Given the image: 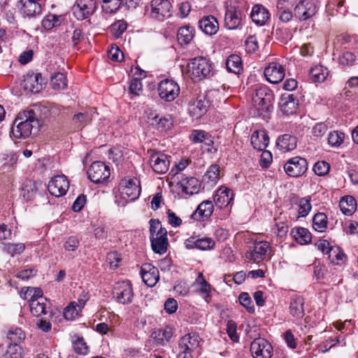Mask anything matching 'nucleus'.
I'll return each instance as SVG.
<instances>
[{"label": "nucleus", "mask_w": 358, "mask_h": 358, "mask_svg": "<svg viewBox=\"0 0 358 358\" xmlns=\"http://www.w3.org/2000/svg\"><path fill=\"white\" fill-rule=\"evenodd\" d=\"M224 10V27L228 30H241L245 17L244 4L237 0L230 1L225 3Z\"/></svg>", "instance_id": "f257e3e1"}, {"label": "nucleus", "mask_w": 358, "mask_h": 358, "mask_svg": "<svg viewBox=\"0 0 358 358\" xmlns=\"http://www.w3.org/2000/svg\"><path fill=\"white\" fill-rule=\"evenodd\" d=\"M38 123L34 111L25 110L22 113H19L14 120L11 133L16 138H26L31 135L34 124Z\"/></svg>", "instance_id": "f03ea898"}, {"label": "nucleus", "mask_w": 358, "mask_h": 358, "mask_svg": "<svg viewBox=\"0 0 358 358\" xmlns=\"http://www.w3.org/2000/svg\"><path fill=\"white\" fill-rule=\"evenodd\" d=\"M187 73L191 79L201 80L214 75V66L209 59L197 57L188 63Z\"/></svg>", "instance_id": "7ed1b4c3"}, {"label": "nucleus", "mask_w": 358, "mask_h": 358, "mask_svg": "<svg viewBox=\"0 0 358 358\" xmlns=\"http://www.w3.org/2000/svg\"><path fill=\"white\" fill-rule=\"evenodd\" d=\"M150 223V240L152 249L155 253L164 254L168 246L167 231L162 227L158 220L151 219Z\"/></svg>", "instance_id": "20e7f679"}, {"label": "nucleus", "mask_w": 358, "mask_h": 358, "mask_svg": "<svg viewBox=\"0 0 358 358\" xmlns=\"http://www.w3.org/2000/svg\"><path fill=\"white\" fill-rule=\"evenodd\" d=\"M273 99V92L266 85L257 87L252 98L253 105L258 110L259 115H264V113L272 110Z\"/></svg>", "instance_id": "39448f33"}, {"label": "nucleus", "mask_w": 358, "mask_h": 358, "mask_svg": "<svg viewBox=\"0 0 358 358\" xmlns=\"http://www.w3.org/2000/svg\"><path fill=\"white\" fill-rule=\"evenodd\" d=\"M119 191L125 203L136 200L141 193L139 180L134 177L122 179L119 184Z\"/></svg>", "instance_id": "423d86ee"}, {"label": "nucleus", "mask_w": 358, "mask_h": 358, "mask_svg": "<svg viewBox=\"0 0 358 358\" xmlns=\"http://www.w3.org/2000/svg\"><path fill=\"white\" fill-rule=\"evenodd\" d=\"M319 6L316 0H299L294 8V15L300 21H306L317 13Z\"/></svg>", "instance_id": "0eeeda50"}, {"label": "nucleus", "mask_w": 358, "mask_h": 358, "mask_svg": "<svg viewBox=\"0 0 358 358\" xmlns=\"http://www.w3.org/2000/svg\"><path fill=\"white\" fill-rule=\"evenodd\" d=\"M271 247L267 241H259L254 243L252 250L245 253L246 259L255 263H259L271 257Z\"/></svg>", "instance_id": "6e6552de"}, {"label": "nucleus", "mask_w": 358, "mask_h": 358, "mask_svg": "<svg viewBox=\"0 0 358 358\" xmlns=\"http://www.w3.org/2000/svg\"><path fill=\"white\" fill-rule=\"evenodd\" d=\"M158 92L162 99L172 101L179 95L180 87L174 80L164 79L159 83Z\"/></svg>", "instance_id": "1a4fd4ad"}, {"label": "nucleus", "mask_w": 358, "mask_h": 358, "mask_svg": "<svg viewBox=\"0 0 358 358\" xmlns=\"http://www.w3.org/2000/svg\"><path fill=\"white\" fill-rule=\"evenodd\" d=\"M88 178L94 183H101L110 175V168L102 162H94L87 171Z\"/></svg>", "instance_id": "9d476101"}, {"label": "nucleus", "mask_w": 358, "mask_h": 358, "mask_svg": "<svg viewBox=\"0 0 358 358\" xmlns=\"http://www.w3.org/2000/svg\"><path fill=\"white\" fill-rule=\"evenodd\" d=\"M250 352L254 358H271L273 347L266 339L257 338L251 343Z\"/></svg>", "instance_id": "9b49d317"}, {"label": "nucleus", "mask_w": 358, "mask_h": 358, "mask_svg": "<svg viewBox=\"0 0 358 358\" xmlns=\"http://www.w3.org/2000/svg\"><path fill=\"white\" fill-rule=\"evenodd\" d=\"M284 169L288 176L299 177L306 172L308 163L306 159L296 156L286 162Z\"/></svg>", "instance_id": "f8f14e48"}, {"label": "nucleus", "mask_w": 358, "mask_h": 358, "mask_svg": "<svg viewBox=\"0 0 358 358\" xmlns=\"http://www.w3.org/2000/svg\"><path fill=\"white\" fill-rule=\"evenodd\" d=\"M113 294L118 303L126 305L132 302L134 291L129 281L117 282L114 288Z\"/></svg>", "instance_id": "ddd939ff"}, {"label": "nucleus", "mask_w": 358, "mask_h": 358, "mask_svg": "<svg viewBox=\"0 0 358 358\" xmlns=\"http://www.w3.org/2000/svg\"><path fill=\"white\" fill-rule=\"evenodd\" d=\"M171 156L161 152L152 153L150 158V164L152 170L158 174L166 173L170 166Z\"/></svg>", "instance_id": "4468645a"}, {"label": "nucleus", "mask_w": 358, "mask_h": 358, "mask_svg": "<svg viewBox=\"0 0 358 358\" xmlns=\"http://www.w3.org/2000/svg\"><path fill=\"white\" fill-rule=\"evenodd\" d=\"M96 8V0H76L74 15L78 20H84L92 15Z\"/></svg>", "instance_id": "2eb2a0df"}, {"label": "nucleus", "mask_w": 358, "mask_h": 358, "mask_svg": "<svg viewBox=\"0 0 358 358\" xmlns=\"http://www.w3.org/2000/svg\"><path fill=\"white\" fill-rule=\"evenodd\" d=\"M69 187V182L65 176H56L49 182V192L57 197L66 194Z\"/></svg>", "instance_id": "dca6fc26"}, {"label": "nucleus", "mask_w": 358, "mask_h": 358, "mask_svg": "<svg viewBox=\"0 0 358 358\" xmlns=\"http://www.w3.org/2000/svg\"><path fill=\"white\" fill-rule=\"evenodd\" d=\"M171 4L169 0H152L150 3V15L152 18L163 20L169 16Z\"/></svg>", "instance_id": "f3484780"}, {"label": "nucleus", "mask_w": 358, "mask_h": 358, "mask_svg": "<svg viewBox=\"0 0 358 358\" xmlns=\"http://www.w3.org/2000/svg\"><path fill=\"white\" fill-rule=\"evenodd\" d=\"M266 79L271 83H280L285 76V71L282 65L278 62H271L264 69Z\"/></svg>", "instance_id": "a211bd4d"}, {"label": "nucleus", "mask_w": 358, "mask_h": 358, "mask_svg": "<svg viewBox=\"0 0 358 358\" xmlns=\"http://www.w3.org/2000/svg\"><path fill=\"white\" fill-rule=\"evenodd\" d=\"M215 243L209 237L191 236L185 240V245L187 249H199L201 250H211L214 248Z\"/></svg>", "instance_id": "6ab92c4d"}, {"label": "nucleus", "mask_w": 358, "mask_h": 358, "mask_svg": "<svg viewBox=\"0 0 358 358\" xmlns=\"http://www.w3.org/2000/svg\"><path fill=\"white\" fill-rule=\"evenodd\" d=\"M298 106V100L293 94L284 93L282 94L279 101V107L283 114L290 115L296 113Z\"/></svg>", "instance_id": "aec40b11"}, {"label": "nucleus", "mask_w": 358, "mask_h": 358, "mask_svg": "<svg viewBox=\"0 0 358 358\" xmlns=\"http://www.w3.org/2000/svg\"><path fill=\"white\" fill-rule=\"evenodd\" d=\"M141 274L143 281L149 287L155 286L159 279L157 268L148 263L142 265Z\"/></svg>", "instance_id": "412c9836"}, {"label": "nucleus", "mask_w": 358, "mask_h": 358, "mask_svg": "<svg viewBox=\"0 0 358 358\" xmlns=\"http://www.w3.org/2000/svg\"><path fill=\"white\" fill-rule=\"evenodd\" d=\"M214 211L213 201L206 200L202 201L192 214L191 217L194 220L204 221L208 220Z\"/></svg>", "instance_id": "4be33fe9"}, {"label": "nucleus", "mask_w": 358, "mask_h": 358, "mask_svg": "<svg viewBox=\"0 0 358 358\" xmlns=\"http://www.w3.org/2000/svg\"><path fill=\"white\" fill-rule=\"evenodd\" d=\"M250 17L257 25L262 26L270 19V13L264 6L256 4L252 8Z\"/></svg>", "instance_id": "5701e85b"}, {"label": "nucleus", "mask_w": 358, "mask_h": 358, "mask_svg": "<svg viewBox=\"0 0 358 358\" xmlns=\"http://www.w3.org/2000/svg\"><path fill=\"white\" fill-rule=\"evenodd\" d=\"M23 87L25 90L38 93L42 89V77L40 73L27 74L23 80Z\"/></svg>", "instance_id": "b1692460"}, {"label": "nucleus", "mask_w": 358, "mask_h": 358, "mask_svg": "<svg viewBox=\"0 0 358 358\" xmlns=\"http://www.w3.org/2000/svg\"><path fill=\"white\" fill-rule=\"evenodd\" d=\"M200 29L207 35L212 36L215 34L219 30V22L213 15H207L203 17L199 20Z\"/></svg>", "instance_id": "393cba45"}, {"label": "nucleus", "mask_w": 358, "mask_h": 358, "mask_svg": "<svg viewBox=\"0 0 358 358\" xmlns=\"http://www.w3.org/2000/svg\"><path fill=\"white\" fill-rule=\"evenodd\" d=\"M41 1L35 0H20L21 11L29 17L38 15L42 12Z\"/></svg>", "instance_id": "a878e982"}, {"label": "nucleus", "mask_w": 358, "mask_h": 358, "mask_svg": "<svg viewBox=\"0 0 358 358\" xmlns=\"http://www.w3.org/2000/svg\"><path fill=\"white\" fill-rule=\"evenodd\" d=\"M199 345V336L196 334H187L182 336L179 342L182 352L192 353Z\"/></svg>", "instance_id": "bb28decb"}, {"label": "nucleus", "mask_w": 358, "mask_h": 358, "mask_svg": "<svg viewBox=\"0 0 358 358\" xmlns=\"http://www.w3.org/2000/svg\"><path fill=\"white\" fill-rule=\"evenodd\" d=\"M234 199V193L231 189L224 187H220L214 197L215 205L222 208L228 206Z\"/></svg>", "instance_id": "cd10ccee"}, {"label": "nucleus", "mask_w": 358, "mask_h": 358, "mask_svg": "<svg viewBox=\"0 0 358 358\" xmlns=\"http://www.w3.org/2000/svg\"><path fill=\"white\" fill-rule=\"evenodd\" d=\"M250 141L254 149L262 151L268 146L269 137L265 130H257L252 133Z\"/></svg>", "instance_id": "c85d7f7f"}, {"label": "nucleus", "mask_w": 358, "mask_h": 358, "mask_svg": "<svg viewBox=\"0 0 358 358\" xmlns=\"http://www.w3.org/2000/svg\"><path fill=\"white\" fill-rule=\"evenodd\" d=\"M94 111L91 109L83 113L75 114L71 119V124L76 129H82L86 125L91 122Z\"/></svg>", "instance_id": "c756f323"}, {"label": "nucleus", "mask_w": 358, "mask_h": 358, "mask_svg": "<svg viewBox=\"0 0 358 358\" xmlns=\"http://www.w3.org/2000/svg\"><path fill=\"white\" fill-rule=\"evenodd\" d=\"M296 138L289 134H283L279 136L276 141L277 148L283 152L294 150L296 148Z\"/></svg>", "instance_id": "7c9ffc66"}, {"label": "nucleus", "mask_w": 358, "mask_h": 358, "mask_svg": "<svg viewBox=\"0 0 358 358\" xmlns=\"http://www.w3.org/2000/svg\"><path fill=\"white\" fill-rule=\"evenodd\" d=\"M193 286L196 287V291L202 296L203 299L208 303L211 291V286L205 279L202 273H199Z\"/></svg>", "instance_id": "2f4dec72"}, {"label": "nucleus", "mask_w": 358, "mask_h": 358, "mask_svg": "<svg viewBox=\"0 0 358 358\" xmlns=\"http://www.w3.org/2000/svg\"><path fill=\"white\" fill-rule=\"evenodd\" d=\"M179 184L182 192L189 195L197 194L201 186L199 180L194 177L183 178Z\"/></svg>", "instance_id": "473e14b6"}, {"label": "nucleus", "mask_w": 358, "mask_h": 358, "mask_svg": "<svg viewBox=\"0 0 358 358\" xmlns=\"http://www.w3.org/2000/svg\"><path fill=\"white\" fill-rule=\"evenodd\" d=\"M47 299L44 297L29 299V307L31 314L35 317L47 314Z\"/></svg>", "instance_id": "72a5a7b5"}, {"label": "nucleus", "mask_w": 358, "mask_h": 358, "mask_svg": "<svg viewBox=\"0 0 358 358\" xmlns=\"http://www.w3.org/2000/svg\"><path fill=\"white\" fill-rule=\"evenodd\" d=\"M289 313L296 318H302L304 315V299L301 296H294L289 303Z\"/></svg>", "instance_id": "f704fd0d"}, {"label": "nucleus", "mask_w": 358, "mask_h": 358, "mask_svg": "<svg viewBox=\"0 0 358 358\" xmlns=\"http://www.w3.org/2000/svg\"><path fill=\"white\" fill-rule=\"evenodd\" d=\"M208 103L205 100L196 99L189 106L188 110L190 115L195 118H199L204 115L208 109Z\"/></svg>", "instance_id": "c9c22d12"}, {"label": "nucleus", "mask_w": 358, "mask_h": 358, "mask_svg": "<svg viewBox=\"0 0 358 358\" xmlns=\"http://www.w3.org/2000/svg\"><path fill=\"white\" fill-rule=\"evenodd\" d=\"M172 336L173 329L169 327H166L164 329H155L151 335L155 343L161 345H164L169 342Z\"/></svg>", "instance_id": "e433bc0d"}, {"label": "nucleus", "mask_w": 358, "mask_h": 358, "mask_svg": "<svg viewBox=\"0 0 358 358\" xmlns=\"http://www.w3.org/2000/svg\"><path fill=\"white\" fill-rule=\"evenodd\" d=\"M339 207L344 215H352L356 210L357 202L353 196L347 195L341 199Z\"/></svg>", "instance_id": "4c0bfd02"}, {"label": "nucleus", "mask_w": 358, "mask_h": 358, "mask_svg": "<svg viewBox=\"0 0 358 358\" xmlns=\"http://www.w3.org/2000/svg\"><path fill=\"white\" fill-rule=\"evenodd\" d=\"M5 334L10 343H22L26 337L24 331L20 327L16 326L9 327L5 331Z\"/></svg>", "instance_id": "58836bf2"}, {"label": "nucleus", "mask_w": 358, "mask_h": 358, "mask_svg": "<svg viewBox=\"0 0 358 358\" xmlns=\"http://www.w3.org/2000/svg\"><path fill=\"white\" fill-rule=\"evenodd\" d=\"M194 37V28L189 25L178 29L177 33L178 41L180 45H187Z\"/></svg>", "instance_id": "ea45409f"}, {"label": "nucleus", "mask_w": 358, "mask_h": 358, "mask_svg": "<svg viewBox=\"0 0 358 358\" xmlns=\"http://www.w3.org/2000/svg\"><path fill=\"white\" fill-rule=\"evenodd\" d=\"M148 122L150 124L156 125L157 129L161 131H165L171 127L172 121L171 118L166 117H159L157 115L150 114L148 117Z\"/></svg>", "instance_id": "a19ab883"}, {"label": "nucleus", "mask_w": 358, "mask_h": 358, "mask_svg": "<svg viewBox=\"0 0 358 358\" xmlns=\"http://www.w3.org/2000/svg\"><path fill=\"white\" fill-rule=\"evenodd\" d=\"M291 234L300 244H307L311 241V234L303 227H295L292 229Z\"/></svg>", "instance_id": "79ce46f5"}, {"label": "nucleus", "mask_w": 358, "mask_h": 358, "mask_svg": "<svg viewBox=\"0 0 358 358\" xmlns=\"http://www.w3.org/2000/svg\"><path fill=\"white\" fill-rule=\"evenodd\" d=\"M63 15L48 14L44 17L41 22L42 27L45 30H51L52 28L59 26L64 21Z\"/></svg>", "instance_id": "37998d69"}, {"label": "nucleus", "mask_w": 358, "mask_h": 358, "mask_svg": "<svg viewBox=\"0 0 358 358\" xmlns=\"http://www.w3.org/2000/svg\"><path fill=\"white\" fill-rule=\"evenodd\" d=\"M328 75V69L323 66H315L309 72L310 78L314 83L324 82Z\"/></svg>", "instance_id": "c03bdc74"}, {"label": "nucleus", "mask_w": 358, "mask_h": 358, "mask_svg": "<svg viewBox=\"0 0 358 358\" xmlns=\"http://www.w3.org/2000/svg\"><path fill=\"white\" fill-rule=\"evenodd\" d=\"M227 69L229 71L235 74L239 73L242 67V60L237 55H231L226 61Z\"/></svg>", "instance_id": "a18cd8bd"}, {"label": "nucleus", "mask_w": 358, "mask_h": 358, "mask_svg": "<svg viewBox=\"0 0 358 358\" xmlns=\"http://www.w3.org/2000/svg\"><path fill=\"white\" fill-rule=\"evenodd\" d=\"M313 227L319 232H323L327 227V217L323 213H316L313 219Z\"/></svg>", "instance_id": "49530a36"}, {"label": "nucleus", "mask_w": 358, "mask_h": 358, "mask_svg": "<svg viewBox=\"0 0 358 358\" xmlns=\"http://www.w3.org/2000/svg\"><path fill=\"white\" fill-rule=\"evenodd\" d=\"M50 85L54 90H64L67 87L66 76L60 72L55 73L51 76Z\"/></svg>", "instance_id": "de8ad7c7"}, {"label": "nucleus", "mask_w": 358, "mask_h": 358, "mask_svg": "<svg viewBox=\"0 0 358 358\" xmlns=\"http://www.w3.org/2000/svg\"><path fill=\"white\" fill-rule=\"evenodd\" d=\"M220 166L217 164H213L206 172L203 176L204 180L211 185H215L217 183L220 178Z\"/></svg>", "instance_id": "09e8293b"}, {"label": "nucleus", "mask_w": 358, "mask_h": 358, "mask_svg": "<svg viewBox=\"0 0 358 358\" xmlns=\"http://www.w3.org/2000/svg\"><path fill=\"white\" fill-rule=\"evenodd\" d=\"M295 203L298 206L299 217H306L310 213L312 206L310 204V199L308 197L296 199Z\"/></svg>", "instance_id": "8fccbe9b"}, {"label": "nucleus", "mask_w": 358, "mask_h": 358, "mask_svg": "<svg viewBox=\"0 0 358 358\" xmlns=\"http://www.w3.org/2000/svg\"><path fill=\"white\" fill-rule=\"evenodd\" d=\"M36 192V184L31 181H29L24 184L22 187L21 195L25 200L29 201L35 197Z\"/></svg>", "instance_id": "3c124183"}, {"label": "nucleus", "mask_w": 358, "mask_h": 358, "mask_svg": "<svg viewBox=\"0 0 358 358\" xmlns=\"http://www.w3.org/2000/svg\"><path fill=\"white\" fill-rule=\"evenodd\" d=\"M20 343H10L5 354V358H22L23 349Z\"/></svg>", "instance_id": "603ef678"}, {"label": "nucleus", "mask_w": 358, "mask_h": 358, "mask_svg": "<svg viewBox=\"0 0 358 358\" xmlns=\"http://www.w3.org/2000/svg\"><path fill=\"white\" fill-rule=\"evenodd\" d=\"M25 249L24 243H3V250L6 253L10 255L12 257L20 255Z\"/></svg>", "instance_id": "864d4df0"}, {"label": "nucleus", "mask_w": 358, "mask_h": 358, "mask_svg": "<svg viewBox=\"0 0 358 358\" xmlns=\"http://www.w3.org/2000/svg\"><path fill=\"white\" fill-rule=\"evenodd\" d=\"M81 308L77 306V302H71L64 308V316L66 320H72L79 315Z\"/></svg>", "instance_id": "5fc2aeb1"}, {"label": "nucleus", "mask_w": 358, "mask_h": 358, "mask_svg": "<svg viewBox=\"0 0 358 358\" xmlns=\"http://www.w3.org/2000/svg\"><path fill=\"white\" fill-rule=\"evenodd\" d=\"M345 138L344 133L338 131L330 132L328 136V143L332 146H340Z\"/></svg>", "instance_id": "6e6d98bb"}, {"label": "nucleus", "mask_w": 358, "mask_h": 358, "mask_svg": "<svg viewBox=\"0 0 358 358\" xmlns=\"http://www.w3.org/2000/svg\"><path fill=\"white\" fill-rule=\"evenodd\" d=\"M122 0H102V8L106 13H113L116 12L120 5Z\"/></svg>", "instance_id": "4d7b16f0"}, {"label": "nucleus", "mask_w": 358, "mask_h": 358, "mask_svg": "<svg viewBox=\"0 0 358 358\" xmlns=\"http://www.w3.org/2000/svg\"><path fill=\"white\" fill-rule=\"evenodd\" d=\"M73 345L77 354L85 355L89 352V348L82 337H77L73 342Z\"/></svg>", "instance_id": "13d9d810"}, {"label": "nucleus", "mask_w": 358, "mask_h": 358, "mask_svg": "<svg viewBox=\"0 0 358 358\" xmlns=\"http://www.w3.org/2000/svg\"><path fill=\"white\" fill-rule=\"evenodd\" d=\"M127 23L122 20L113 23L110 28L112 35L116 38H120L127 29Z\"/></svg>", "instance_id": "bf43d9fd"}, {"label": "nucleus", "mask_w": 358, "mask_h": 358, "mask_svg": "<svg viewBox=\"0 0 358 358\" xmlns=\"http://www.w3.org/2000/svg\"><path fill=\"white\" fill-rule=\"evenodd\" d=\"M329 257L331 258L332 262L337 265L343 264L347 260L346 255L339 248H333L329 254Z\"/></svg>", "instance_id": "052dcab7"}, {"label": "nucleus", "mask_w": 358, "mask_h": 358, "mask_svg": "<svg viewBox=\"0 0 358 358\" xmlns=\"http://www.w3.org/2000/svg\"><path fill=\"white\" fill-rule=\"evenodd\" d=\"M271 232L280 238L285 237L288 232V226L283 222H277L272 227Z\"/></svg>", "instance_id": "680f3d73"}, {"label": "nucleus", "mask_w": 358, "mask_h": 358, "mask_svg": "<svg viewBox=\"0 0 358 358\" xmlns=\"http://www.w3.org/2000/svg\"><path fill=\"white\" fill-rule=\"evenodd\" d=\"M240 303L250 313H252L255 310V307L252 304L250 296L246 292H243L239 295L238 297Z\"/></svg>", "instance_id": "e2e57ef3"}, {"label": "nucleus", "mask_w": 358, "mask_h": 358, "mask_svg": "<svg viewBox=\"0 0 358 358\" xmlns=\"http://www.w3.org/2000/svg\"><path fill=\"white\" fill-rule=\"evenodd\" d=\"M329 169L330 166L327 162L321 161L315 164L313 171L316 175L322 176L329 172Z\"/></svg>", "instance_id": "0e129e2a"}, {"label": "nucleus", "mask_w": 358, "mask_h": 358, "mask_svg": "<svg viewBox=\"0 0 358 358\" xmlns=\"http://www.w3.org/2000/svg\"><path fill=\"white\" fill-rule=\"evenodd\" d=\"M355 60V54L349 51L344 52L339 57V63L343 66H351Z\"/></svg>", "instance_id": "69168bd1"}, {"label": "nucleus", "mask_w": 358, "mask_h": 358, "mask_svg": "<svg viewBox=\"0 0 358 358\" xmlns=\"http://www.w3.org/2000/svg\"><path fill=\"white\" fill-rule=\"evenodd\" d=\"M143 91V84L141 78H134L131 80L129 86V92L136 96H139Z\"/></svg>", "instance_id": "338daca9"}, {"label": "nucleus", "mask_w": 358, "mask_h": 358, "mask_svg": "<svg viewBox=\"0 0 358 358\" xmlns=\"http://www.w3.org/2000/svg\"><path fill=\"white\" fill-rule=\"evenodd\" d=\"M246 50L248 52H255L258 48V41L255 35L249 36L245 42Z\"/></svg>", "instance_id": "774afa93"}]
</instances>
